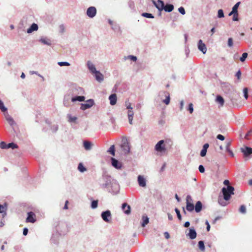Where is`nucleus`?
Listing matches in <instances>:
<instances>
[{"label": "nucleus", "mask_w": 252, "mask_h": 252, "mask_svg": "<svg viewBox=\"0 0 252 252\" xmlns=\"http://www.w3.org/2000/svg\"><path fill=\"white\" fill-rule=\"evenodd\" d=\"M234 188L232 186H228L227 188H223L222 192L223 195V198L225 200L230 199L231 195L234 194Z\"/></svg>", "instance_id": "obj_1"}, {"label": "nucleus", "mask_w": 252, "mask_h": 252, "mask_svg": "<svg viewBox=\"0 0 252 252\" xmlns=\"http://www.w3.org/2000/svg\"><path fill=\"white\" fill-rule=\"evenodd\" d=\"M7 205L6 204L4 205L0 204V217L1 218L0 221V227H2L4 225V218L6 215Z\"/></svg>", "instance_id": "obj_2"}, {"label": "nucleus", "mask_w": 252, "mask_h": 252, "mask_svg": "<svg viewBox=\"0 0 252 252\" xmlns=\"http://www.w3.org/2000/svg\"><path fill=\"white\" fill-rule=\"evenodd\" d=\"M155 150L160 153H165L166 151L165 145L163 140H160L155 146Z\"/></svg>", "instance_id": "obj_3"}, {"label": "nucleus", "mask_w": 252, "mask_h": 252, "mask_svg": "<svg viewBox=\"0 0 252 252\" xmlns=\"http://www.w3.org/2000/svg\"><path fill=\"white\" fill-rule=\"evenodd\" d=\"M186 209L189 212L192 211L194 209L193 200L191 197L188 195L186 197Z\"/></svg>", "instance_id": "obj_4"}, {"label": "nucleus", "mask_w": 252, "mask_h": 252, "mask_svg": "<svg viewBox=\"0 0 252 252\" xmlns=\"http://www.w3.org/2000/svg\"><path fill=\"white\" fill-rule=\"evenodd\" d=\"M36 220V215L33 212H30L28 213V217L26 220L27 222L34 223Z\"/></svg>", "instance_id": "obj_5"}, {"label": "nucleus", "mask_w": 252, "mask_h": 252, "mask_svg": "<svg viewBox=\"0 0 252 252\" xmlns=\"http://www.w3.org/2000/svg\"><path fill=\"white\" fill-rule=\"evenodd\" d=\"M153 2L159 11H162L164 8V3L163 1L161 0H158L157 1L153 0Z\"/></svg>", "instance_id": "obj_6"}, {"label": "nucleus", "mask_w": 252, "mask_h": 252, "mask_svg": "<svg viewBox=\"0 0 252 252\" xmlns=\"http://www.w3.org/2000/svg\"><path fill=\"white\" fill-rule=\"evenodd\" d=\"M94 101L93 99H89L86 101V103L81 104V109H82V110H85L86 109L90 108L94 105Z\"/></svg>", "instance_id": "obj_7"}, {"label": "nucleus", "mask_w": 252, "mask_h": 252, "mask_svg": "<svg viewBox=\"0 0 252 252\" xmlns=\"http://www.w3.org/2000/svg\"><path fill=\"white\" fill-rule=\"evenodd\" d=\"M101 217L105 222H109L111 219L110 211L107 210L105 212H103L101 214Z\"/></svg>", "instance_id": "obj_8"}, {"label": "nucleus", "mask_w": 252, "mask_h": 252, "mask_svg": "<svg viewBox=\"0 0 252 252\" xmlns=\"http://www.w3.org/2000/svg\"><path fill=\"white\" fill-rule=\"evenodd\" d=\"M96 13V9L94 6L90 7L87 10V14L90 18H93Z\"/></svg>", "instance_id": "obj_9"}, {"label": "nucleus", "mask_w": 252, "mask_h": 252, "mask_svg": "<svg viewBox=\"0 0 252 252\" xmlns=\"http://www.w3.org/2000/svg\"><path fill=\"white\" fill-rule=\"evenodd\" d=\"M241 151L244 154L245 157H248L252 154V148L248 147H245L241 148Z\"/></svg>", "instance_id": "obj_10"}, {"label": "nucleus", "mask_w": 252, "mask_h": 252, "mask_svg": "<svg viewBox=\"0 0 252 252\" xmlns=\"http://www.w3.org/2000/svg\"><path fill=\"white\" fill-rule=\"evenodd\" d=\"M112 165L117 169H121L122 167V162L119 161L114 158H111Z\"/></svg>", "instance_id": "obj_11"}, {"label": "nucleus", "mask_w": 252, "mask_h": 252, "mask_svg": "<svg viewBox=\"0 0 252 252\" xmlns=\"http://www.w3.org/2000/svg\"><path fill=\"white\" fill-rule=\"evenodd\" d=\"M138 183L140 187H145L146 186V179L143 176L139 175L138 176Z\"/></svg>", "instance_id": "obj_12"}, {"label": "nucleus", "mask_w": 252, "mask_h": 252, "mask_svg": "<svg viewBox=\"0 0 252 252\" xmlns=\"http://www.w3.org/2000/svg\"><path fill=\"white\" fill-rule=\"evenodd\" d=\"M198 49L200 50L203 54H205L206 52L207 49L206 45L204 43H203L202 40H199L198 41Z\"/></svg>", "instance_id": "obj_13"}, {"label": "nucleus", "mask_w": 252, "mask_h": 252, "mask_svg": "<svg viewBox=\"0 0 252 252\" xmlns=\"http://www.w3.org/2000/svg\"><path fill=\"white\" fill-rule=\"evenodd\" d=\"M122 208L125 214L129 215L130 213V207L126 203L122 204Z\"/></svg>", "instance_id": "obj_14"}, {"label": "nucleus", "mask_w": 252, "mask_h": 252, "mask_svg": "<svg viewBox=\"0 0 252 252\" xmlns=\"http://www.w3.org/2000/svg\"><path fill=\"white\" fill-rule=\"evenodd\" d=\"M4 117L7 122L10 126H13L14 124V121L13 118L9 115V114L6 111L4 114Z\"/></svg>", "instance_id": "obj_15"}, {"label": "nucleus", "mask_w": 252, "mask_h": 252, "mask_svg": "<svg viewBox=\"0 0 252 252\" xmlns=\"http://www.w3.org/2000/svg\"><path fill=\"white\" fill-rule=\"evenodd\" d=\"M187 236L190 239H194L196 237V232L193 228H189V233L187 234Z\"/></svg>", "instance_id": "obj_16"}, {"label": "nucleus", "mask_w": 252, "mask_h": 252, "mask_svg": "<svg viewBox=\"0 0 252 252\" xmlns=\"http://www.w3.org/2000/svg\"><path fill=\"white\" fill-rule=\"evenodd\" d=\"M109 99L110 100V103L111 105H114L116 104L117 100V95L116 94H113L110 95L109 97Z\"/></svg>", "instance_id": "obj_17"}, {"label": "nucleus", "mask_w": 252, "mask_h": 252, "mask_svg": "<svg viewBox=\"0 0 252 252\" xmlns=\"http://www.w3.org/2000/svg\"><path fill=\"white\" fill-rule=\"evenodd\" d=\"M87 66L90 71L93 73H94L97 70L95 66L90 61L87 62Z\"/></svg>", "instance_id": "obj_18"}, {"label": "nucleus", "mask_w": 252, "mask_h": 252, "mask_svg": "<svg viewBox=\"0 0 252 252\" xmlns=\"http://www.w3.org/2000/svg\"><path fill=\"white\" fill-rule=\"evenodd\" d=\"M94 74H95V77L97 81L101 82L103 80V75L99 71H96Z\"/></svg>", "instance_id": "obj_19"}, {"label": "nucleus", "mask_w": 252, "mask_h": 252, "mask_svg": "<svg viewBox=\"0 0 252 252\" xmlns=\"http://www.w3.org/2000/svg\"><path fill=\"white\" fill-rule=\"evenodd\" d=\"M134 115V112L132 110H129L127 112V116L129 124L132 125V120Z\"/></svg>", "instance_id": "obj_20"}, {"label": "nucleus", "mask_w": 252, "mask_h": 252, "mask_svg": "<svg viewBox=\"0 0 252 252\" xmlns=\"http://www.w3.org/2000/svg\"><path fill=\"white\" fill-rule=\"evenodd\" d=\"M38 30V26L37 24L33 23L32 25L30 28L27 30L28 33H31L33 31H37Z\"/></svg>", "instance_id": "obj_21"}, {"label": "nucleus", "mask_w": 252, "mask_h": 252, "mask_svg": "<svg viewBox=\"0 0 252 252\" xmlns=\"http://www.w3.org/2000/svg\"><path fill=\"white\" fill-rule=\"evenodd\" d=\"M202 203L199 201H197L195 204V207H194L195 212L197 213L200 212L202 209Z\"/></svg>", "instance_id": "obj_22"}, {"label": "nucleus", "mask_w": 252, "mask_h": 252, "mask_svg": "<svg viewBox=\"0 0 252 252\" xmlns=\"http://www.w3.org/2000/svg\"><path fill=\"white\" fill-rule=\"evenodd\" d=\"M174 9V6L171 4H167L164 5V8L163 10L166 12H170L173 11Z\"/></svg>", "instance_id": "obj_23"}, {"label": "nucleus", "mask_w": 252, "mask_h": 252, "mask_svg": "<svg viewBox=\"0 0 252 252\" xmlns=\"http://www.w3.org/2000/svg\"><path fill=\"white\" fill-rule=\"evenodd\" d=\"M240 4V2L236 3L232 8V11L229 14V15H232L234 13H238V8Z\"/></svg>", "instance_id": "obj_24"}, {"label": "nucleus", "mask_w": 252, "mask_h": 252, "mask_svg": "<svg viewBox=\"0 0 252 252\" xmlns=\"http://www.w3.org/2000/svg\"><path fill=\"white\" fill-rule=\"evenodd\" d=\"M84 147L86 150H90L92 146V144L88 141H85L83 143Z\"/></svg>", "instance_id": "obj_25"}, {"label": "nucleus", "mask_w": 252, "mask_h": 252, "mask_svg": "<svg viewBox=\"0 0 252 252\" xmlns=\"http://www.w3.org/2000/svg\"><path fill=\"white\" fill-rule=\"evenodd\" d=\"M85 100V97L84 96H77L71 98V101L72 102H75L76 101H83Z\"/></svg>", "instance_id": "obj_26"}, {"label": "nucleus", "mask_w": 252, "mask_h": 252, "mask_svg": "<svg viewBox=\"0 0 252 252\" xmlns=\"http://www.w3.org/2000/svg\"><path fill=\"white\" fill-rule=\"evenodd\" d=\"M216 101L219 103H220L221 106L223 105V104H224V99L222 98V97H221V96H220V95L217 96V99H216Z\"/></svg>", "instance_id": "obj_27"}, {"label": "nucleus", "mask_w": 252, "mask_h": 252, "mask_svg": "<svg viewBox=\"0 0 252 252\" xmlns=\"http://www.w3.org/2000/svg\"><path fill=\"white\" fill-rule=\"evenodd\" d=\"M78 169L81 172H83L87 170L86 168L83 166L82 163H80L78 166Z\"/></svg>", "instance_id": "obj_28"}, {"label": "nucleus", "mask_w": 252, "mask_h": 252, "mask_svg": "<svg viewBox=\"0 0 252 252\" xmlns=\"http://www.w3.org/2000/svg\"><path fill=\"white\" fill-rule=\"evenodd\" d=\"M115 146L114 145L110 146L109 150H108V152L111 154L112 156H115Z\"/></svg>", "instance_id": "obj_29"}, {"label": "nucleus", "mask_w": 252, "mask_h": 252, "mask_svg": "<svg viewBox=\"0 0 252 252\" xmlns=\"http://www.w3.org/2000/svg\"><path fill=\"white\" fill-rule=\"evenodd\" d=\"M0 109L3 112L7 111V108L4 106L3 102L0 99Z\"/></svg>", "instance_id": "obj_30"}, {"label": "nucleus", "mask_w": 252, "mask_h": 252, "mask_svg": "<svg viewBox=\"0 0 252 252\" xmlns=\"http://www.w3.org/2000/svg\"><path fill=\"white\" fill-rule=\"evenodd\" d=\"M7 149L11 148L12 149L18 148V146L17 144L14 143H11L7 144Z\"/></svg>", "instance_id": "obj_31"}, {"label": "nucleus", "mask_w": 252, "mask_h": 252, "mask_svg": "<svg viewBox=\"0 0 252 252\" xmlns=\"http://www.w3.org/2000/svg\"><path fill=\"white\" fill-rule=\"evenodd\" d=\"M198 247L201 251L205 250V246L203 241H200L198 242Z\"/></svg>", "instance_id": "obj_32"}, {"label": "nucleus", "mask_w": 252, "mask_h": 252, "mask_svg": "<svg viewBox=\"0 0 252 252\" xmlns=\"http://www.w3.org/2000/svg\"><path fill=\"white\" fill-rule=\"evenodd\" d=\"M231 144V141L230 140H227L225 142V149H226V151H229V150H230V146Z\"/></svg>", "instance_id": "obj_33"}, {"label": "nucleus", "mask_w": 252, "mask_h": 252, "mask_svg": "<svg viewBox=\"0 0 252 252\" xmlns=\"http://www.w3.org/2000/svg\"><path fill=\"white\" fill-rule=\"evenodd\" d=\"M142 16L144 17H146V18H154V16L152 14L148 13H143L142 14Z\"/></svg>", "instance_id": "obj_34"}, {"label": "nucleus", "mask_w": 252, "mask_h": 252, "mask_svg": "<svg viewBox=\"0 0 252 252\" xmlns=\"http://www.w3.org/2000/svg\"><path fill=\"white\" fill-rule=\"evenodd\" d=\"M98 205V200H94L92 201L91 204V207L93 209L97 208Z\"/></svg>", "instance_id": "obj_35"}, {"label": "nucleus", "mask_w": 252, "mask_h": 252, "mask_svg": "<svg viewBox=\"0 0 252 252\" xmlns=\"http://www.w3.org/2000/svg\"><path fill=\"white\" fill-rule=\"evenodd\" d=\"M247 57H248V53H244L242 54V56L240 58V60L242 62H244L245 61L246 59L247 58Z\"/></svg>", "instance_id": "obj_36"}, {"label": "nucleus", "mask_w": 252, "mask_h": 252, "mask_svg": "<svg viewBox=\"0 0 252 252\" xmlns=\"http://www.w3.org/2000/svg\"><path fill=\"white\" fill-rule=\"evenodd\" d=\"M7 144L3 142V141H2L0 143V147L1 149H7Z\"/></svg>", "instance_id": "obj_37"}, {"label": "nucleus", "mask_w": 252, "mask_h": 252, "mask_svg": "<svg viewBox=\"0 0 252 252\" xmlns=\"http://www.w3.org/2000/svg\"><path fill=\"white\" fill-rule=\"evenodd\" d=\"M68 121L70 122H75L76 121V120H77V117H76L75 116L72 117L71 115H68Z\"/></svg>", "instance_id": "obj_38"}, {"label": "nucleus", "mask_w": 252, "mask_h": 252, "mask_svg": "<svg viewBox=\"0 0 252 252\" xmlns=\"http://www.w3.org/2000/svg\"><path fill=\"white\" fill-rule=\"evenodd\" d=\"M218 16L219 18H222L224 17L223 11L222 9H219L218 12Z\"/></svg>", "instance_id": "obj_39"}, {"label": "nucleus", "mask_w": 252, "mask_h": 252, "mask_svg": "<svg viewBox=\"0 0 252 252\" xmlns=\"http://www.w3.org/2000/svg\"><path fill=\"white\" fill-rule=\"evenodd\" d=\"M243 92L244 94V97L246 99H247L248 98V89L247 88H245L243 90Z\"/></svg>", "instance_id": "obj_40"}, {"label": "nucleus", "mask_w": 252, "mask_h": 252, "mask_svg": "<svg viewBox=\"0 0 252 252\" xmlns=\"http://www.w3.org/2000/svg\"><path fill=\"white\" fill-rule=\"evenodd\" d=\"M175 211L177 214V217H178V219L181 220H182V216L180 214V212L179 210L177 208H176L175 209Z\"/></svg>", "instance_id": "obj_41"}, {"label": "nucleus", "mask_w": 252, "mask_h": 252, "mask_svg": "<svg viewBox=\"0 0 252 252\" xmlns=\"http://www.w3.org/2000/svg\"><path fill=\"white\" fill-rule=\"evenodd\" d=\"M170 95L168 94V95L166 96V98L164 100H163V102L165 103L166 105H168L170 102Z\"/></svg>", "instance_id": "obj_42"}, {"label": "nucleus", "mask_w": 252, "mask_h": 252, "mask_svg": "<svg viewBox=\"0 0 252 252\" xmlns=\"http://www.w3.org/2000/svg\"><path fill=\"white\" fill-rule=\"evenodd\" d=\"M126 109L129 110H132V107H131V103L128 101H126Z\"/></svg>", "instance_id": "obj_43"}, {"label": "nucleus", "mask_w": 252, "mask_h": 252, "mask_svg": "<svg viewBox=\"0 0 252 252\" xmlns=\"http://www.w3.org/2000/svg\"><path fill=\"white\" fill-rule=\"evenodd\" d=\"M58 64L61 66L70 65L69 63H68V62H59Z\"/></svg>", "instance_id": "obj_44"}, {"label": "nucleus", "mask_w": 252, "mask_h": 252, "mask_svg": "<svg viewBox=\"0 0 252 252\" xmlns=\"http://www.w3.org/2000/svg\"><path fill=\"white\" fill-rule=\"evenodd\" d=\"M143 221L142 224V226H145L146 224H147L149 222V219L147 217H146L145 219L144 218H143Z\"/></svg>", "instance_id": "obj_45"}, {"label": "nucleus", "mask_w": 252, "mask_h": 252, "mask_svg": "<svg viewBox=\"0 0 252 252\" xmlns=\"http://www.w3.org/2000/svg\"><path fill=\"white\" fill-rule=\"evenodd\" d=\"M239 211L242 213H245L246 211V207L244 205H241L239 209Z\"/></svg>", "instance_id": "obj_46"}, {"label": "nucleus", "mask_w": 252, "mask_h": 252, "mask_svg": "<svg viewBox=\"0 0 252 252\" xmlns=\"http://www.w3.org/2000/svg\"><path fill=\"white\" fill-rule=\"evenodd\" d=\"M188 110L189 111V113L191 114L193 111V104L192 103H190L189 105V108Z\"/></svg>", "instance_id": "obj_47"}, {"label": "nucleus", "mask_w": 252, "mask_h": 252, "mask_svg": "<svg viewBox=\"0 0 252 252\" xmlns=\"http://www.w3.org/2000/svg\"><path fill=\"white\" fill-rule=\"evenodd\" d=\"M232 15H233V20L234 21H238V13H234Z\"/></svg>", "instance_id": "obj_48"}, {"label": "nucleus", "mask_w": 252, "mask_h": 252, "mask_svg": "<svg viewBox=\"0 0 252 252\" xmlns=\"http://www.w3.org/2000/svg\"><path fill=\"white\" fill-rule=\"evenodd\" d=\"M233 39L232 38H229L228 39V46L230 47L233 46Z\"/></svg>", "instance_id": "obj_49"}, {"label": "nucleus", "mask_w": 252, "mask_h": 252, "mask_svg": "<svg viewBox=\"0 0 252 252\" xmlns=\"http://www.w3.org/2000/svg\"><path fill=\"white\" fill-rule=\"evenodd\" d=\"M179 12L183 15L185 14L186 12L184 8L183 7H180L178 8Z\"/></svg>", "instance_id": "obj_50"}, {"label": "nucleus", "mask_w": 252, "mask_h": 252, "mask_svg": "<svg viewBox=\"0 0 252 252\" xmlns=\"http://www.w3.org/2000/svg\"><path fill=\"white\" fill-rule=\"evenodd\" d=\"M207 153V150L205 149H202L200 152V156L202 157L205 156Z\"/></svg>", "instance_id": "obj_51"}, {"label": "nucleus", "mask_w": 252, "mask_h": 252, "mask_svg": "<svg viewBox=\"0 0 252 252\" xmlns=\"http://www.w3.org/2000/svg\"><path fill=\"white\" fill-rule=\"evenodd\" d=\"M217 138L221 141H223L225 139V137L223 135L221 134H219L217 135Z\"/></svg>", "instance_id": "obj_52"}, {"label": "nucleus", "mask_w": 252, "mask_h": 252, "mask_svg": "<svg viewBox=\"0 0 252 252\" xmlns=\"http://www.w3.org/2000/svg\"><path fill=\"white\" fill-rule=\"evenodd\" d=\"M199 170L201 173H204L205 171L204 167L203 165H200L198 167Z\"/></svg>", "instance_id": "obj_53"}, {"label": "nucleus", "mask_w": 252, "mask_h": 252, "mask_svg": "<svg viewBox=\"0 0 252 252\" xmlns=\"http://www.w3.org/2000/svg\"><path fill=\"white\" fill-rule=\"evenodd\" d=\"M241 72L240 71V70H238L236 74V76L237 77L238 79L239 80L241 78Z\"/></svg>", "instance_id": "obj_54"}, {"label": "nucleus", "mask_w": 252, "mask_h": 252, "mask_svg": "<svg viewBox=\"0 0 252 252\" xmlns=\"http://www.w3.org/2000/svg\"><path fill=\"white\" fill-rule=\"evenodd\" d=\"M28 232V229L27 228H24L23 229V235L26 236L27 235Z\"/></svg>", "instance_id": "obj_55"}, {"label": "nucleus", "mask_w": 252, "mask_h": 252, "mask_svg": "<svg viewBox=\"0 0 252 252\" xmlns=\"http://www.w3.org/2000/svg\"><path fill=\"white\" fill-rule=\"evenodd\" d=\"M205 224L207 225V228H207V230L208 231H209L210 230V224L209 223V222L207 220H206V222H205Z\"/></svg>", "instance_id": "obj_56"}, {"label": "nucleus", "mask_w": 252, "mask_h": 252, "mask_svg": "<svg viewBox=\"0 0 252 252\" xmlns=\"http://www.w3.org/2000/svg\"><path fill=\"white\" fill-rule=\"evenodd\" d=\"M129 58L134 62H135L137 60V58L134 56H129Z\"/></svg>", "instance_id": "obj_57"}, {"label": "nucleus", "mask_w": 252, "mask_h": 252, "mask_svg": "<svg viewBox=\"0 0 252 252\" xmlns=\"http://www.w3.org/2000/svg\"><path fill=\"white\" fill-rule=\"evenodd\" d=\"M164 235L166 239H168L170 238V235L167 232H165Z\"/></svg>", "instance_id": "obj_58"}, {"label": "nucleus", "mask_w": 252, "mask_h": 252, "mask_svg": "<svg viewBox=\"0 0 252 252\" xmlns=\"http://www.w3.org/2000/svg\"><path fill=\"white\" fill-rule=\"evenodd\" d=\"M124 150L125 151V153L126 154V153H128L129 152L130 149H129V147L126 146V148H125Z\"/></svg>", "instance_id": "obj_59"}, {"label": "nucleus", "mask_w": 252, "mask_h": 252, "mask_svg": "<svg viewBox=\"0 0 252 252\" xmlns=\"http://www.w3.org/2000/svg\"><path fill=\"white\" fill-rule=\"evenodd\" d=\"M223 184L226 186H229V181L228 180H225L223 182Z\"/></svg>", "instance_id": "obj_60"}, {"label": "nucleus", "mask_w": 252, "mask_h": 252, "mask_svg": "<svg viewBox=\"0 0 252 252\" xmlns=\"http://www.w3.org/2000/svg\"><path fill=\"white\" fill-rule=\"evenodd\" d=\"M68 203V201L66 200L64 206L63 207L64 209H68V206L67 204Z\"/></svg>", "instance_id": "obj_61"}, {"label": "nucleus", "mask_w": 252, "mask_h": 252, "mask_svg": "<svg viewBox=\"0 0 252 252\" xmlns=\"http://www.w3.org/2000/svg\"><path fill=\"white\" fill-rule=\"evenodd\" d=\"M189 225H190L189 222V221H187L184 224V227H189Z\"/></svg>", "instance_id": "obj_62"}, {"label": "nucleus", "mask_w": 252, "mask_h": 252, "mask_svg": "<svg viewBox=\"0 0 252 252\" xmlns=\"http://www.w3.org/2000/svg\"><path fill=\"white\" fill-rule=\"evenodd\" d=\"M209 145L208 143H206L203 145V148L207 150Z\"/></svg>", "instance_id": "obj_63"}, {"label": "nucleus", "mask_w": 252, "mask_h": 252, "mask_svg": "<svg viewBox=\"0 0 252 252\" xmlns=\"http://www.w3.org/2000/svg\"><path fill=\"white\" fill-rule=\"evenodd\" d=\"M183 106H184V101H181L180 102V110H182L183 109Z\"/></svg>", "instance_id": "obj_64"}]
</instances>
